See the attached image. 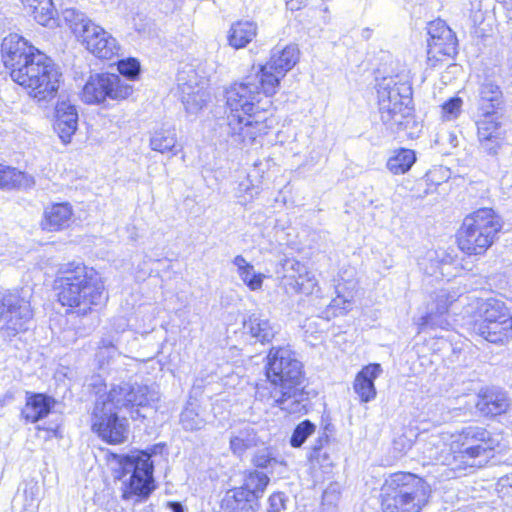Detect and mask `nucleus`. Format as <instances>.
<instances>
[{"mask_svg":"<svg viewBox=\"0 0 512 512\" xmlns=\"http://www.w3.org/2000/svg\"><path fill=\"white\" fill-rule=\"evenodd\" d=\"M499 445L492 432L478 425L463 427L453 439L460 469L484 467L495 456Z\"/></svg>","mask_w":512,"mask_h":512,"instance_id":"nucleus-7","label":"nucleus"},{"mask_svg":"<svg viewBox=\"0 0 512 512\" xmlns=\"http://www.w3.org/2000/svg\"><path fill=\"white\" fill-rule=\"evenodd\" d=\"M56 283L59 302L63 306L78 308V313L83 315L91 310V306L100 305L106 299L100 274L83 263L63 264Z\"/></svg>","mask_w":512,"mask_h":512,"instance_id":"nucleus-4","label":"nucleus"},{"mask_svg":"<svg viewBox=\"0 0 512 512\" xmlns=\"http://www.w3.org/2000/svg\"><path fill=\"white\" fill-rule=\"evenodd\" d=\"M150 147L152 150L162 154L170 153L174 156L178 153L177 136L174 127H162L155 130L150 138Z\"/></svg>","mask_w":512,"mask_h":512,"instance_id":"nucleus-33","label":"nucleus"},{"mask_svg":"<svg viewBox=\"0 0 512 512\" xmlns=\"http://www.w3.org/2000/svg\"><path fill=\"white\" fill-rule=\"evenodd\" d=\"M315 430L316 425L314 423L308 419L303 420L295 427L290 438V445L294 448H300Z\"/></svg>","mask_w":512,"mask_h":512,"instance_id":"nucleus-42","label":"nucleus"},{"mask_svg":"<svg viewBox=\"0 0 512 512\" xmlns=\"http://www.w3.org/2000/svg\"><path fill=\"white\" fill-rule=\"evenodd\" d=\"M119 73L127 80H135L140 74V63L135 58H127L118 62Z\"/></svg>","mask_w":512,"mask_h":512,"instance_id":"nucleus-43","label":"nucleus"},{"mask_svg":"<svg viewBox=\"0 0 512 512\" xmlns=\"http://www.w3.org/2000/svg\"><path fill=\"white\" fill-rule=\"evenodd\" d=\"M501 228V218L493 209H478L464 219L458 232V246L467 255H482L494 243Z\"/></svg>","mask_w":512,"mask_h":512,"instance_id":"nucleus-8","label":"nucleus"},{"mask_svg":"<svg viewBox=\"0 0 512 512\" xmlns=\"http://www.w3.org/2000/svg\"><path fill=\"white\" fill-rule=\"evenodd\" d=\"M62 16L79 41L87 33V30L90 29V26L95 24L84 13L75 8L64 9Z\"/></svg>","mask_w":512,"mask_h":512,"instance_id":"nucleus-36","label":"nucleus"},{"mask_svg":"<svg viewBox=\"0 0 512 512\" xmlns=\"http://www.w3.org/2000/svg\"><path fill=\"white\" fill-rule=\"evenodd\" d=\"M40 492V487L37 482L30 481L26 483V487L24 489V494L26 498H30L31 500H34L38 497Z\"/></svg>","mask_w":512,"mask_h":512,"instance_id":"nucleus-50","label":"nucleus"},{"mask_svg":"<svg viewBox=\"0 0 512 512\" xmlns=\"http://www.w3.org/2000/svg\"><path fill=\"white\" fill-rule=\"evenodd\" d=\"M510 406L506 392L492 388L478 396L476 408L484 416H497L505 413Z\"/></svg>","mask_w":512,"mask_h":512,"instance_id":"nucleus-24","label":"nucleus"},{"mask_svg":"<svg viewBox=\"0 0 512 512\" xmlns=\"http://www.w3.org/2000/svg\"><path fill=\"white\" fill-rule=\"evenodd\" d=\"M56 401L43 393L26 392V404L22 409V416L26 421L36 423L46 417Z\"/></svg>","mask_w":512,"mask_h":512,"instance_id":"nucleus-25","label":"nucleus"},{"mask_svg":"<svg viewBox=\"0 0 512 512\" xmlns=\"http://www.w3.org/2000/svg\"><path fill=\"white\" fill-rule=\"evenodd\" d=\"M6 68L14 82L38 102L53 99L62 74L53 60L18 34H9L1 44Z\"/></svg>","mask_w":512,"mask_h":512,"instance_id":"nucleus-1","label":"nucleus"},{"mask_svg":"<svg viewBox=\"0 0 512 512\" xmlns=\"http://www.w3.org/2000/svg\"><path fill=\"white\" fill-rule=\"evenodd\" d=\"M229 444L233 455L241 457L247 450L264 444V441L253 426L246 425L231 432Z\"/></svg>","mask_w":512,"mask_h":512,"instance_id":"nucleus-26","label":"nucleus"},{"mask_svg":"<svg viewBox=\"0 0 512 512\" xmlns=\"http://www.w3.org/2000/svg\"><path fill=\"white\" fill-rule=\"evenodd\" d=\"M501 481H502V485H503V486H505V485H509V486H511V487H512V480H511V481H509V478H506V479L502 478V479H501Z\"/></svg>","mask_w":512,"mask_h":512,"instance_id":"nucleus-59","label":"nucleus"},{"mask_svg":"<svg viewBox=\"0 0 512 512\" xmlns=\"http://www.w3.org/2000/svg\"><path fill=\"white\" fill-rule=\"evenodd\" d=\"M378 105L389 104L391 101L412 102V88L407 81L399 76L383 77L377 84Z\"/></svg>","mask_w":512,"mask_h":512,"instance_id":"nucleus-23","label":"nucleus"},{"mask_svg":"<svg viewBox=\"0 0 512 512\" xmlns=\"http://www.w3.org/2000/svg\"><path fill=\"white\" fill-rule=\"evenodd\" d=\"M328 442H329V440H328L327 436L319 434V436L314 441V443L311 447V451L309 453V459L311 461L318 460L320 451L326 444H328Z\"/></svg>","mask_w":512,"mask_h":512,"instance_id":"nucleus-49","label":"nucleus"},{"mask_svg":"<svg viewBox=\"0 0 512 512\" xmlns=\"http://www.w3.org/2000/svg\"><path fill=\"white\" fill-rule=\"evenodd\" d=\"M468 296L457 295L455 292L442 289L438 291L434 297V302L429 311L420 317L418 321L419 330L423 331L427 328H442L446 329L449 322L443 316L448 312V308L455 301L464 302Z\"/></svg>","mask_w":512,"mask_h":512,"instance_id":"nucleus-19","label":"nucleus"},{"mask_svg":"<svg viewBox=\"0 0 512 512\" xmlns=\"http://www.w3.org/2000/svg\"><path fill=\"white\" fill-rule=\"evenodd\" d=\"M27 13L41 25L47 26L54 19L56 10L52 0H21Z\"/></svg>","mask_w":512,"mask_h":512,"instance_id":"nucleus-35","label":"nucleus"},{"mask_svg":"<svg viewBox=\"0 0 512 512\" xmlns=\"http://www.w3.org/2000/svg\"><path fill=\"white\" fill-rule=\"evenodd\" d=\"M501 481H502V485H503V486H505V485H509V486H511V487H512V480H511V481H509V478H506V479L502 478V479H501Z\"/></svg>","mask_w":512,"mask_h":512,"instance_id":"nucleus-58","label":"nucleus"},{"mask_svg":"<svg viewBox=\"0 0 512 512\" xmlns=\"http://www.w3.org/2000/svg\"><path fill=\"white\" fill-rule=\"evenodd\" d=\"M412 105V102H406V101H391L389 108L392 109H403L404 112H408V108Z\"/></svg>","mask_w":512,"mask_h":512,"instance_id":"nucleus-52","label":"nucleus"},{"mask_svg":"<svg viewBox=\"0 0 512 512\" xmlns=\"http://www.w3.org/2000/svg\"><path fill=\"white\" fill-rule=\"evenodd\" d=\"M378 112L380 115V120L385 125V127L390 130L392 133L395 128L398 127L400 120L403 119L404 110L403 109H392L389 108V104H381L378 105Z\"/></svg>","mask_w":512,"mask_h":512,"instance_id":"nucleus-41","label":"nucleus"},{"mask_svg":"<svg viewBox=\"0 0 512 512\" xmlns=\"http://www.w3.org/2000/svg\"><path fill=\"white\" fill-rule=\"evenodd\" d=\"M259 193L258 188H255L249 180L239 183L237 188L236 196L239 199V203L246 204L253 200V198Z\"/></svg>","mask_w":512,"mask_h":512,"instance_id":"nucleus-46","label":"nucleus"},{"mask_svg":"<svg viewBox=\"0 0 512 512\" xmlns=\"http://www.w3.org/2000/svg\"><path fill=\"white\" fill-rule=\"evenodd\" d=\"M299 56L300 51L295 44L277 45L272 49L269 61L256 72L260 76L265 97L277 92L281 79L296 65Z\"/></svg>","mask_w":512,"mask_h":512,"instance_id":"nucleus-11","label":"nucleus"},{"mask_svg":"<svg viewBox=\"0 0 512 512\" xmlns=\"http://www.w3.org/2000/svg\"><path fill=\"white\" fill-rule=\"evenodd\" d=\"M345 304H346V300L342 299L341 297L333 299L331 302L332 307H340L343 310H346Z\"/></svg>","mask_w":512,"mask_h":512,"instance_id":"nucleus-55","label":"nucleus"},{"mask_svg":"<svg viewBox=\"0 0 512 512\" xmlns=\"http://www.w3.org/2000/svg\"><path fill=\"white\" fill-rule=\"evenodd\" d=\"M252 464L256 468L264 469L266 470L265 473L269 477V474L273 473V470L275 467L284 465V461L280 460L272 447H263L261 449H258L252 459ZM264 473V471H262Z\"/></svg>","mask_w":512,"mask_h":512,"instance_id":"nucleus-38","label":"nucleus"},{"mask_svg":"<svg viewBox=\"0 0 512 512\" xmlns=\"http://www.w3.org/2000/svg\"><path fill=\"white\" fill-rule=\"evenodd\" d=\"M102 344H103L104 347L112 346L111 342H106L105 340L102 341Z\"/></svg>","mask_w":512,"mask_h":512,"instance_id":"nucleus-60","label":"nucleus"},{"mask_svg":"<svg viewBox=\"0 0 512 512\" xmlns=\"http://www.w3.org/2000/svg\"><path fill=\"white\" fill-rule=\"evenodd\" d=\"M80 42L87 51L99 59L110 60L118 56L120 51L117 39L97 24L90 26Z\"/></svg>","mask_w":512,"mask_h":512,"instance_id":"nucleus-20","label":"nucleus"},{"mask_svg":"<svg viewBox=\"0 0 512 512\" xmlns=\"http://www.w3.org/2000/svg\"><path fill=\"white\" fill-rule=\"evenodd\" d=\"M266 379L256 385L255 397L289 414L307 412L303 365L288 347H272L265 366Z\"/></svg>","mask_w":512,"mask_h":512,"instance_id":"nucleus-3","label":"nucleus"},{"mask_svg":"<svg viewBox=\"0 0 512 512\" xmlns=\"http://www.w3.org/2000/svg\"><path fill=\"white\" fill-rule=\"evenodd\" d=\"M340 498V492L337 484H331L327 487L322 495L323 504L335 505Z\"/></svg>","mask_w":512,"mask_h":512,"instance_id":"nucleus-48","label":"nucleus"},{"mask_svg":"<svg viewBox=\"0 0 512 512\" xmlns=\"http://www.w3.org/2000/svg\"><path fill=\"white\" fill-rule=\"evenodd\" d=\"M158 391L147 385L138 383L121 382L113 385L107 394L100 395L96 401L107 404L114 411L126 409L131 412L132 418L146 416L141 414L139 408H155L159 401Z\"/></svg>","mask_w":512,"mask_h":512,"instance_id":"nucleus-9","label":"nucleus"},{"mask_svg":"<svg viewBox=\"0 0 512 512\" xmlns=\"http://www.w3.org/2000/svg\"><path fill=\"white\" fill-rule=\"evenodd\" d=\"M303 2V0H291L287 4L290 5V8L293 9H299L300 4Z\"/></svg>","mask_w":512,"mask_h":512,"instance_id":"nucleus-57","label":"nucleus"},{"mask_svg":"<svg viewBox=\"0 0 512 512\" xmlns=\"http://www.w3.org/2000/svg\"><path fill=\"white\" fill-rule=\"evenodd\" d=\"M430 494V486L421 477L409 472L393 473L381 487L382 511L421 512Z\"/></svg>","mask_w":512,"mask_h":512,"instance_id":"nucleus-6","label":"nucleus"},{"mask_svg":"<svg viewBox=\"0 0 512 512\" xmlns=\"http://www.w3.org/2000/svg\"><path fill=\"white\" fill-rule=\"evenodd\" d=\"M462 105V98L457 96L445 101L441 106L443 118L448 121L456 119L462 111Z\"/></svg>","mask_w":512,"mask_h":512,"instance_id":"nucleus-44","label":"nucleus"},{"mask_svg":"<svg viewBox=\"0 0 512 512\" xmlns=\"http://www.w3.org/2000/svg\"><path fill=\"white\" fill-rule=\"evenodd\" d=\"M382 371L380 364L365 366L356 376L354 390L362 402H369L376 396L374 380Z\"/></svg>","mask_w":512,"mask_h":512,"instance_id":"nucleus-27","label":"nucleus"},{"mask_svg":"<svg viewBox=\"0 0 512 512\" xmlns=\"http://www.w3.org/2000/svg\"><path fill=\"white\" fill-rule=\"evenodd\" d=\"M262 89L259 74L248 75L241 82L233 83L225 90L226 127L225 132L231 144L247 146L260 135L267 134V108L271 101L266 97L262 102Z\"/></svg>","mask_w":512,"mask_h":512,"instance_id":"nucleus-2","label":"nucleus"},{"mask_svg":"<svg viewBox=\"0 0 512 512\" xmlns=\"http://www.w3.org/2000/svg\"><path fill=\"white\" fill-rule=\"evenodd\" d=\"M416 161L415 152L411 149L401 148L396 154L387 161V169L395 174H405Z\"/></svg>","mask_w":512,"mask_h":512,"instance_id":"nucleus-37","label":"nucleus"},{"mask_svg":"<svg viewBox=\"0 0 512 512\" xmlns=\"http://www.w3.org/2000/svg\"><path fill=\"white\" fill-rule=\"evenodd\" d=\"M453 439L454 434L448 432L430 435L421 446L423 458L430 463L450 466L453 470L460 469Z\"/></svg>","mask_w":512,"mask_h":512,"instance_id":"nucleus-18","label":"nucleus"},{"mask_svg":"<svg viewBox=\"0 0 512 512\" xmlns=\"http://www.w3.org/2000/svg\"><path fill=\"white\" fill-rule=\"evenodd\" d=\"M33 312L30 302L18 292H0V335L5 340H11L18 333L28 329Z\"/></svg>","mask_w":512,"mask_h":512,"instance_id":"nucleus-12","label":"nucleus"},{"mask_svg":"<svg viewBox=\"0 0 512 512\" xmlns=\"http://www.w3.org/2000/svg\"><path fill=\"white\" fill-rule=\"evenodd\" d=\"M133 87L114 73L91 75L83 88L82 97L88 104H99L107 99L123 100L130 96Z\"/></svg>","mask_w":512,"mask_h":512,"instance_id":"nucleus-13","label":"nucleus"},{"mask_svg":"<svg viewBox=\"0 0 512 512\" xmlns=\"http://www.w3.org/2000/svg\"><path fill=\"white\" fill-rule=\"evenodd\" d=\"M91 429L103 441L121 444L128 438L129 423L126 417H120L117 411L109 409L107 404L95 401L91 414Z\"/></svg>","mask_w":512,"mask_h":512,"instance_id":"nucleus-14","label":"nucleus"},{"mask_svg":"<svg viewBox=\"0 0 512 512\" xmlns=\"http://www.w3.org/2000/svg\"><path fill=\"white\" fill-rule=\"evenodd\" d=\"M398 123V127L393 131L394 134L403 133L410 139L419 137L422 124L416 119L412 105L408 108V112H404L403 119Z\"/></svg>","mask_w":512,"mask_h":512,"instance_id":"nucleus-40","label":"nucleus"},{"mask_svg":"<svg viewBox=\"0 0 512 512\" xmlns=\"http://www.w3.org/2000/svg\"><path fill=\"white\" fill-rule=\"evenodd\" d=\"M477 308L482 317L480 322L508 321L512 319L509 309L505 303L496 298L477 300Z\"/></svg>","mask_w":512,"mask_h":512,"instance_id":"nucleus-31","label":"nucleus"},{"mask_svg":"<svg viewBox=\"0 0 512 512\" xmlns=\"http://www.w3.org/2000/svg\"><path fill=\"white\" fill-rule=\"evenodd\" d=\"M167 507L172 512H186L185 507L182 505V503H180L178 501H169V502H167Z\"/></svg>","mask_w":512,"mask_h":512,"instance_id":"nucleus-53","label":"nucleus"},{"mask_svg":"<svg viewBox=\"0 0 512 512\" xmlns=\"http://www.w3.org/2000/svg\"><path fill=\"white\" fill-rule=\"evenodd\" d=\"M72 209L68 203H58L44 212L42 227L48 231H59L69 226Z\"/></svg>","mask_w":512,"mask_h":512,"instance_id":"nucleus-30","label":"nucleus"},{"mask_svg":"<svg viewBox=\"0 0 512 512\" xmlns=\"http://www.w3.org/2000/svg\"><path fill=\"white\" fill-rule=\"evenodd\" d=\"M241 280L253 291L258 290L263 284V275L256 273L253 265H250L239 273Z\"/></svg>","mask_w":512,"mask_h":512,"instance_id":"nucleus-45","label":"nucleus"},{"mask_svg":"<svg viewBox=\"0 0 512 512\" xmlns=\"http://www.w3.org/2000/svg\"><path fill=\"white\" fill-rule=\"evenodd\" d=\"M287 497L282 492H275L268 498L267 512H281L285 509Z\"/></svg>","mask_w":512,"mask_h":512,"instance_id":"nucleus-47","label":"nucleus"},{"mask_svg":"<svg viewBox=\"0 0 512 512\" xmlns=\"http://www.w3.org/2000/svg\"><path fill=\"white\" fill-rule=\"evenodd\" d=\"M474 331L491 343H502L511 335L512 318L508 321L476 322Z\"/></svg>","mask_w":512,"mask_h":512,"instance_id":"nucleus-29","label":"nucleus"},{"mask_svg":"<svg viewBox=\"0 0 512 512\" xmlns=\"http://www.w3.org/2000/svg\"><path fill=\"white\" fill-rule=\"evenodd\" d=\"M429 38L427 55L429 61H440L442 56L453 57L457 54V38L445 21L433 20L427 25Z\"/></svg>","mask_w":512,"mask_h":512,"instance_id":"nucleus-17","label":"nucleus"},{"mask_svg":"<svg viewBox=\"0 0 512 512\" xmlns=\"http://www.w3.org/2000/svg\"><path fill=\"white\" fill-rule=\"evenodd\" d=\"M334 426L331 423H326L322 427V431L320 432L321 435H325L328 437V440L330 439V436L334 433Z\"/></svg>","mask_w":512,"mask_h":512,"instance_id":"nucleus-54","label":"nucleus"},{"mask_svg":"<svg viewBox=\"0 0 512 512\" xmlns=\"http://www.w3.org/2000/svg\"><path fill=\"white\" fill-rule=\"evenodd\" d=\"M177 83L181 101L188 113H197L209 101L210 95L205 87V82L199 80L194 69L179 71Z\"/></svg>","mask_w":512,"mask_h":512,"instance_id":"nucleus-15","label":"nucleus"},{"mask_svg":"<svg viewBox=\"0 0 512 512\" xmlns=\"http://www.w3.org/2000/svg\"><path fill=\"white\" fill-rule=\"evenodd\" d=\"M506 100L501 87L492 79L480 83L476 101V112L499 113L505 108Z\"/></svg>","mask_w":512,"mask_h":512,"instance_id":"nucleus-22","label":"nucleus"},{"mask_svg":"<svg viewBox=\"0 0 512 512\" xmlns=\"http://www.w3.org/2000/svg\"><path fill=\"white\" fill-rule=\"evenodd\" d=\"M78 127V112L69 100H58L55 107L54 131L63 143H69Z\"/></svg>","mask_w":512,"mask_h":512,"instance_id":"nucleus-21","label":"nucleus"},{"mask_svg":"<svg viewBox=\"0 0 512 512\" xmlns=\"http://www.w3.org/2000/svg\"><path fill=\"white\" fill-rule=\"evenodd\" d=\"M14 400V395L12 392H7L3 399L0 400V406L3 407L5 404L10 403Z\"/></svg>","mask_w":512,"mask_h":512,"instance_id":"nucleus-56","label":"nucleus"},{"mask_svg":"<svg viewBox=\"0 0 512 512\" xmlns=\"http://www.w3.org/2000/svg\"><path fill=\"white\" fill-rule=\"evenodd\" d=\"M163 448V444H155L145 450L128 454H112V459L117 464L114 478L121 483L122 500L140 503L150 497L156 489L151 457L162 453Z\"/></svg>","mask_w":512,"mask_h":512,"instance_id":"nucleus-5","label":"nucleus"},{"mask_svg":"<svg viewBox=\"0 0 512 512\" xmlns=\"http://www.w3.org/2000/svg\"><path fill=\"white\" fill-rule=\"evenodd\" d=\"M257 35V25L252 21H238L232 24L229 34V45L235 49L246 47Z\"/></svg>","mask_w":512,"mask_h":512,"instance_id":"nucleus-32","label":"nucleus"},{"mask_svg":"<svg viewBox=\"0 0 512 512\" xmlns=\"http://www.w3.org/2000/svg\"><path fill=\"white\" fill-rule=\"evenodd\" d=\"M477 137L481 152L496 156L502 148L504 129L499 113L476 112Z\"/></svg>","mask_w":512,"mask_h":512,"instance_id":"nucleus-16","label":"nucleus"},{"mask_svg":"<svg viewBox=\"0 0 512 512\" xmlns=\"http://www.w3.org/2000/svg\"><path fill=\"white\" fill-rule=\"evenodd\" d=\"M34 185L31 176L9 166L0 164V188H30Z\"/></svg>","mask_w":512,"mask_h":512,"instance_id":"nucleus-34","label":"nucleus"},{"mask_svg":"<svg viewBox=\"0 0 512 512\" xmlns=\"http://www.w3.org/2000/svg\"><path fill=\"white\" fill-rule=\"evenodd\" d=\"M199 406L188 403L180 414V424L186 431H197L204 428L206 420L200 415Z\"/></svg>","mask_w":512,"mask_h":512,"instance_id":"nucleus-39","label":"nucleus"},{"mask_svg":"<svg viewBox=\"0 0 512 512\" xmlns=\"http://www.w3.org/2000/svg\"><path fill=\"white\" fill-rule=\"evenodd\" d=\"M233 264L237 267L238 274L251 265L245 260V258L242 255H237L233 259Z\"/></svg>","mask_w":512,"mask_h":512,"instance_id":"nucleus-51","label":"nucleus"},{"mask_svg":"<svg viewBox=\"0 0 512 512\" xmlns=\"http://www.w3.org/2000/svg\"><path fill=\"white\" fill-rule=\"evenodd\" d=\"M243 329L251 338H254L256 342L261 344L270 343L277 333L274 324L257 314L250 315L243 322Z\"/></svg>","mask_w":512,"mask_h":512,"instance_id":"nucleus-28","label":"nucleus"},{"mask_svg":"<svg viewBox=\"0 0 512 512\" xmlns=\"http://www.w3.org/2000/svg\"><path fill=\"white\" fill-rule=\"evenodd\" d=\"M269 482L266 473L248 471L241 486L226 491L220 505L222 512H257Z\"/></svg>","mask_w":512,"mask_h":512,"instance_id":"nucleus-10","label":"nucleus"}]
</instances>
